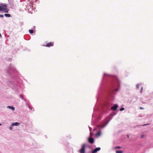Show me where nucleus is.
<instances>
[{
    "instance_id": "nucleus-17",
    "label": "nucleus",
    "mask_w": 153,
    "mask_h": 153,
    "mask_svg": "<svg viewBox=\"0 0 153 153\" xmlns=\"http://www.w3.org/2000/svg\"><path fill=\"white\" fill-rule=\"evenodd\" d=\"M4 16L3 15L0 14V17L1 18H3Z\"/></svg>"
},
{
    "instance_id": "nucleus-3",
    "label": "nucleus",
    "mask_w": 153,
    "mask_h": 153,
    "mask_svg": "<svg viewBox=\"0 0 153 153\" xmlns=\"http://www.w3.org/2000/svg\"><path fill=\"white\" fill-rule=\"evenodd\" d=\"M53 45L54 43L53 42H50L46 43L45 45H43V46L47 47H50L53 46Z\"/></svg>"
},
{
    "instance_id": "nucleus-1",
    "label": "nucleus",
    "mask_w": 153,
    "mask_h": 153,
    "mask_svg": "<svg viewBox=\"0 0 153 153\" xmlns=\"http://www.w3.org/2000/svg\"><path fill=\"white\" fill-rule=\"evenodd\" d=\"M3 10L5 12L8 13L9 10L7 8V6L5 4H1L0 6V11Z\"/></svg>"
},
{
    "instance_id": "nucleus-4",
    "label": "nucleus",
    "mask_w": 153,
    "mask_h": 153,
    "mask_svg": "<svg viewBox=\"0 0 153 153\" xmlns=\"http://www.w3.org/2000/svg\"><path fill=\"white\" fill-rule=\"evenodd\" d=\"M88 141L91 144H93L94 142V139L93 138L89 137L88 138Z\"/></svg>"
},
{
    "instance_id": "nucleus-6",
    "label": "nucleus",
    "mask_w": 153,
    "mask_h": 153,
    "mask_svg": "<svg viewBox=\"0 0 153 153\" xmlns=\"http://www.w3.org/2000/svg\"><path fill=\"white\" fill-rule=\"evenodd\" d=\"M117 105H115L111 107V109L114 111H116L117 109Z\"/></svg>"
},
{
    "instance_id": "nucleus-16",
    "label": "nucleus",
    "mask_w": 153,
    "mask_h": 153,
    "mask_svg": "<svg viewBox=\"0 0 153 153\" xmlns=\"http://www.w3.org/2000/svg\"><path fill=\"white\" fill-rule=\"evenodd\" d=\"M124 108H120V111H122L123 110H124Z\"/></svg>"
},
{
    "instance_id": "nucleus-7",
    "label": "nucleus",
    "mask_w": 153,
    "mask_h": 153,
    "mask_svg": "<svg viewBox=\"0 0 153 153\" xmlns=\"http://www.w3.org/2000/svg\"><path fill=\"white\" fill-rule=\"evenodd\" d=\"M19 124V123L18 122H16L15 123H13L12 124V126H18Z\"/></svg>"
},
{
    "instance_id": "nucleus-13",
    "label": "nucleus",
    "mask_w": 153,
    "mask_h": 153,
    "mask_svg": "<svg viewBox=\"0 0 153 153\" xmlns=\"http://www.w3.org/2000/svg\"><path fill=\"white\" fill-rule=\"evenodd\" d=\"M145 137V135L144 134H142L141 136V138H143Z\"/></svg>"
},
{
    "instance_id": "nucleus-11",
    "label": "nucleus",
    "mask_w": 153,
    "mask_h": 153,
    "mask_svg": "<svg viewBox=\"0 0 153 153\" xmlns=\"http://www.w3.org/2000/svg\"><path fill=\"white\" fill-rule=\"evenodd\" d=\"M114 76V77L117 80V81L119 82V80L117 77L116 76Z\"/></svg>"
},
{
    "instance_id": "nucleus-20",
    "label": "nucleus",
    "mask_w": 153,
    "mask_h": 153,
    "mask_svg": "<svg viewBox=\"0 0 153 153\" xmlns=\"http://www.w3.org/2000/svg\"><path fill=\"white\" fill-rule=\"evenodd\" d=\"M139 108H140V109H144V108H142V107H140Z\"/></svg>"
},
{
    "instance_id": "nucleus-8",
    "label": "nucleus",
    "mask_w": 153,
    "mask_h": 153,
    "mask_svg": "<svg viewBox=\"0 0 153 153\" xmlns=\"http://www.w3.org/2000/svg\"><path fill=\"white\" fill-rule=\"evenodd\" d=\"M7 108L11 109L13 111H14L15 110V108L14 107H12L10 106H7Z\"/></svg>"
},
{
    "instance_id": "nucleus-14",
    "label": "nucleus",
    "mask_w": 153,
    "mask_h": 153,
    "mask_svg": "<svg viewBox=\"0 0 153 153\" xmlns=\"http://www.w3.org/2000/svg\"><path fill=\"white\" fill-rule=\"evenodd\" d=\"M13 126H12V124H11V126L10 127H9L10 129V130H12V129L13 127Z\"/></svg>"
},
{
    "instance_id": "nucleus-10",
    "label": "nucleus",
    "mask_w": 153,
    "mask_h": 153,
    "mask_svg": "<svg viewBox=\"0 0 153 153\" xmlns=\"http://www.w3.org/2000/svg\"><path fill=\"white\" fill-rule=\"evenodd\" d=\"M29 31L31 34L33 33L34 32L33 30H29Z\"/></svg>"
},
{
    "instance_id": "nucleus-23",
    "label": "nucleus",
    "mask_w": 153,
    "mask_h": 153,
    "mask_svg": "<svg viewBox=\"0 0 153 153\" xmlns=\"http://www.w3.org/2000/svg\"><path fill=\"white\" fill-rule=\"evenodd\" d=\"M1 124H0V126H1Z\"/></svg>"
},
{
    "instance_id": "nucleus-18",
    "label": "nucleus",
    "mask_w": 153,
    "mask_h": 153,
    "mask_svg": "<svg viewBox=\"0 0 153 153\" xmlns=\"http://www.w3.org/2000/svg\"><path fill=\"white\" fill-rule=\"evenodd\" d=\"M115 149H120L121 148V147H120V146H117L116 147H115Z\"/></svg>"
},
{
    "instance_id": "nucleus-2",
    "label": "nucleus",
    "mask_w": 153,
    "mask_h": 153,
    "mask_svg": "<svg viewBox=\"0 0 153 153\" xmlns=\"http://www.w3.org/2000/svg\"><path fill=\"white\" fill-rule=\"evenodd\" d=\"M86 147V145L85 144H83L82 145L81 149L79 150V152L80 153H85V148Z\"/></svg>"
},
{
    "instance_id": "nucleus-5",
    "label": "nucleus",
    "mask_w": 153,
    "mask_h": 153,
    "mask_svg": "<svg viewBox=\"0 0 153 153\" xmlns=\"http://www.w3.org/2000/svg\"><path fill=\"white\" fill-rule=\"evenodd\" d=\"M101 149L100 147H98L95 149L94 150L92 151V153H96L97 151H100Z\"/></svg>"
},
{
    "instance_id": "nucleus-19",
    "label": "nucleus",
    "mask_w": 153,
    "mask_h": 153,
    "mask_svg": "<svg viewBox=\"0 0 153 153\" xmlns=\"http://www.w3.org/2000/svg\"><path fill=\"white\" fill-rule=\"evenodd\" d=\"M136 87L137 88H139V85L138 84H137V85H136Z\"/></svg>"
},
{
    "instance_id": "nucleus-15",
    "label": "nucleus",
    "mask_w": 153,
    "mask_h": 153,
    "mask_svg": "<svg viewBox=\"0 0 153 153\" xmlns=\"http://www.w3.org/2000/svg\"><path fill=\"white\" fill-rule=\"evenodd\" d=\"M101 134V133L100 132H98L97 134V135L98 136H100Z\"/></svg>"
},
{
    "instance_id": "nucleus-21",
    "label": "nucleus",
    "mask_w": 153,
    "mask_h": 153,
    "mask_svg": "<svg viewBox=\"0 0 153 153\" xmlns=\"http://www.w3.org/2000/svg\"><path fill=\"white\" fill-rule=\"evenodd\" d=\"M1 33H0V38H1Z\"/></svg>"
},
{
    "instance_id": "nucleus-22",
    "label": "nucleus",
    "mask_w": 153,
    "mask_h": 153,
    "mask_svg": "<svg viewBox=\"0 0 153 153\" xmlns=\"http://www.w3.org/2000/svg\"><path fill=\"white\" fill-rule=\"evenodd\" d=\"M117 89H116V91H117Z\"/></svg>"
},
{
    "instance_id": "nucleus-9",
    "label": "nucleus",
    "mask_w": 153,
    "mask_h": 153,
    "mask_svg": "<svg viewBox=\"0 0 153 153\" xmlns=\"http://www.w3.org/2000/svg\"><path fill=\"white\" fill-rule=\"evenodd\" d=\"M4 16L5 17H11V15L9 14L6 13L4 14Z\"/></svg>"
},
{
    "instance_id": "nucleus-12",
    "label": "nucleus",
    "mask_w": 153,
    "mask_h": 153,
    "mask_svg": "<svg viewBox=\"0 0 153 153\" xmlns=\"http://www.w3.org/2000/svg\"><path fill=\"white\" fill-rule=\"evenodd\" d=\"M116 153H123V152L121 151H116Z\"/></svg>"
}]
</instances>
